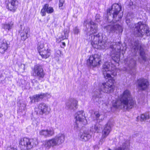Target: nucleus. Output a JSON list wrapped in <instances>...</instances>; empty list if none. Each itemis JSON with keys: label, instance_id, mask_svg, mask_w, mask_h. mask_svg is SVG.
I'll return each mask as SVG.
<instances>
[{"label": "nucleus", "instance_id": "1", "mask_svg": "<svg viewBox=\"0 0 150 150\" xmlns=\"http://www.w3.org/2000/svg\"><path fill=\"white\" fill-rule=\"evenodd\" d=\"M117 71L114 65L110 66L108 62L104 64L102 70L103 74L106 79H110L107 82L103 83L100 85L99 88L100 91L106 93L113 91L115 87V81L113 78H111V75L114 76H116Z\"/></svg>", "mask_w": 150, "mask_h": 150}, {"label": "nucleus", "instance_id": "2", "mask_svg": "<svg viewBox=\"0 0 150 150\" xmlns=\"http://www.w3.org/2000/svg\"><path fill=\"white\" fill-rule=\"evenodd\" d=\"M136 102L132 99L130 91L128 90H125L120 95V100L116 101L113 103L116 108L120 107L125 109H130L135 105Z\"/></svg>", "mask_w": 150, "mask_h": 150}, {"label": "nucleus", "instance_id": "3", "mask_svg": "<svg viewBox=\"0 0 150 150\" xmlns=\"http://www.w3.org/2000/svg\"><path fill=\"white\" fill-rule=\"evenodd\" d=\"M65 138L64 135L59 133L52 138L45 141V146L48 148L58 146L64 142Z\"/></svg>", "mask_w": 150, "mask_h": 150}, {"label": "nucleus", "instance_id": "4", "mask_svg": "<svg viewBox=\"0 0 150 150\" xmlns=\"http://www.w3.org/2000/svg\"><path fill=\"white\" fill-rule=\"evenodd\" d=\"M36 143L35 140L25 137L21 139L19 141V146L21 149L28 150L35 146Z\"/></svg>", "mask_w": 150, "mask_h": 150}, {"label": "nucleus", "instance_id": "5", "mask_svg": "<svg viewBox=\"0 0 150 150\" xmlns=\"http://www.w3.org/2000/svg\"><path fill=\"white\" fill-rule=\"evenodd\" d=\"M134 30L135 34L139 36H142L144 34L147 36L150 35V32L147 26L141 22H139L136 25Z\"/></svg>", "mask_w": 150, "mask_h": 150}, {"label": "nucleus", "instance_id": "6", "mask_svg": "<svg viewBox=\"0 0 150 150\" xmlns=\"http://www.w3.org/2000/svg\"><path fill=\"white\" fill-rule=\"evenodd\" d=\"M100 57L97 54L90 56L87 60L88 64L93 67L99 66L100 64Z\"/></svg>", "mask_w": 150, "mask_h": 150}, {"label": "nucleus", "instance_id": "7", "mask_svg": "<svg viewBox=\"0 0 150 150\" xmlns=\"http://www.w3.org/2000/svg\"><path fill=\"white\" fill-rule=\"evenodd\" d=\"M89 39L91 41V44L94 48L100 49L104 48L103 42L101 41L99 42V37L91 35L89 36Z\"/></svg>", "mask_w": 150, "mask_h": 150}, {"label": "nucleus", "instance_id": "8", "mask_svg": "<svg viewBox=\"0 0 150 150\" xmlns=\"http://www.w3.org/2000/svg\"><path fill=\"white\" fill-rule=\"evenodd\" d=\"M38 112L40 115L48 114L51 111L50 108L44 103H41L39 104L38 106Z\"/></svg>", "mask_w": 150, "mask_h": 150}, {"label": "nucleus", "instance_id": "9", "mask_svg": "<svg viewBox=\"0 0 150 150\" xmlns=\"http://www.w3.org/2000/svg\"><path fill=\"white\" fill-rule=\"evenodd\" d=\"M33 71L34 76L38 77L39 78H43L44 77L45 74L42 68L40 66H35Z\"/></svg>", "mask_w": 150, "mask_h": 150}, {"label": "nucleus", "instance_id": "10", "mask_svg": "<svg viewBox=\"0 0 150 150\" xmlns=\"http://www.w3.org/2000/svg\"><path fill=\"white\" fill-rule=\"evenodd\" d=\"M138 86L139 88L142 90H145L147 89L149 85L148 80L144 79H139L138 81Z\"/></svg>", "mask_w": 150, "mask_h": 150}, {"label": "nucleus", "instance_id": "11", "mask_svg": "<svg viewBox=\"0 0 150 150\" xmlns=\"http://www.w3.org/2000/svg\"><path fill=\"white\" fill-rule=\"evenodd\" d=\"M83 114V111H79L75 113V117L77 122L79 121L81 122L84 125H85L87 123V120L84 119Z\"/></svg>", "mask_w": 150, "mask_h": 150}, {"label": "nucleus", "instance_id": "12", "mask_svg": "<svg viewBox=\"0 0 150 150\" xmlns=\"http://www.w3.org/2000/svg\"><path fill=\"white\" fill-rule=\"evenodd\" d=\"M78 101L74 99H71L68 100L66 103V108H67L73 109L76 108L78 105Z\"/></svg>", "mask_w": 150, "mask_h": 150}, {"label": "nucleus", "instance_id": "13", "mask_svg": "<svg viewBox=\"0 0 150 150\" xmlns=\"http://www.w3.org/2000/svg\"><path fill=\"white\" fill-rule=\"evenodd\" d=\"M109 33H114L117 31L121 32L122 31V27L118 24H115L114 25H108L105 27Z\"/></svg>", "mask_w": 150, "mask_h": 150}, {"label": "nucleus", "instance_id": "14", "mask_svg": "<svg viewBox=\"0 0 150 150\" xmlns=\"http://www.w3.org/2000/svg\"><path fill=\"white\" fill-rule=\"evenodd\" d=\"M7 7L10 11H14L17 8L18 1L17 0H8Z\"/></svg>", "mask_w": 150, "mask_h": 150}, {"label": "nucleus", "instance_id": "15", "mask_svg": "<svg viewBox=\"0 0 150 150\" xmlns=\"http://www.w3.org/2000/svg\"><path fill=\"white\" fill-rule=\"evenodd\" d=\"M121 8L122 7L120 4H114L112 6V9L109 13H112L113 11V17H115L118 14L119 11L121 10Z\"/></svg>", "mask_w": 150, "mask_h": 150}, {"label": "nucleus", "instance_id": "16", "mask_svg": "<svg viewBox=\"0 0 150 150\" xmlns=\"http://www.w3.org/2000/svg\"><path fill=\"white\" fill-rule=\"evenodd\" d=\"M54 134V131L53 129H42L39 132V134L45 137H50Z\"/></svg>", "mask_w": 150, "mask_h": 150}, {"label": "nucleus", "instance_id": "17", "mask_svg": "<svg viewBox=\"0 0 150 150\" xmlns=\"http://www.w3.org/2000/svg\"><path fill=\"white\" fill-rule=\"evenodd\" d=\"M29 29L27 27L25 28L20 34L21 39L23 41H25L29 37Z\"/></svg>", "mask_w": 150, "mask_h": 150}, {"label": "nucleus", "instance_id": "18", "mask_svg": "<svg viewBox=\"0 0 150 150\" xmlns=\"http://www.w3.org/2000/svg\"><path fill=\"white\" fill-rule=\"evenodd\" d=\"M8 48V42L5 40H4L0 45V53L2 54H4L7 50Z\"/></svg>", "mask_w": 150, "mask_h": 150}, {"label": "nucleus", "instance_id": "19", "mask_svg": "<svg viewBox=\"0 0 150 150\" xmlns=\"http://www.w3.org/2000/svg\"><path fill=\"white\" fill-rule=\"evenodd\" d=\"M50 51V49H47V50H43L40 51L39 53L42 58L47 59L50 56L51 54Z\"/></svg>", "mask_w": 150, "mask_h": 150}, {"label": "nucleus", "instance_id": "20", "mask_svg": "<svg viewBox=\"0 0 150 150\" xmlns=\"http://www.w3.org/2000/svg\"><path fill=\"white\" fill-rule=\"evenodd\" d=\"M80 139L83 141H86L88 140L91 137V135L87 132L81 133L79 135Z\"/></svg>", "mask_w": 150, "mask_h": 150}, {"label": "nucleus", "instance_id": "21", "mask_svg": "<svg viewBox=\"0 0 150 150\" xmlns=\"http://www.w3.org/2000/svg\"><path fill=\"white\" fill-rule=\"evenodd\" d=\"M94 114L97 120L100 121L103 120L105 117V113L103 112L96 111L94 112Z\"/></svg>", "mask_w": 150, "mask_h": 150}, {"label": "nucleus", "instance_id": "22", "mask_svg": "<svg viewBox=\"0 0 150 150\" xmlns=\"http://www.w3.org/2000/svg\"><path fill=\"white\" fill-rule=\"evenodd\" d=\"M14 24V23L12 21L9 22L8 23H6L2 24V28L5 30H10L13 27Z\"/></svg>", "mask_w": 150, "mask_h": 150}, {"label": "nucleus", "instance_id": "23", "mask_svg": "<svg viewBox=\"0 0 150 150\" xmlns=\"http://www.w3.org/2000/svg\"><path fill=\"white\" fill-rule=\"evenodd\" d=\"M90 24V34H91L96 33L97 31V25L94 23L93 22H91Z\"/></svg>", "mask_w": 150, "mask_h": 150}, {"label": "nucleus", "instance_id": "24", "mask_svg": "<svg viewBox=\"0 0 150 150\" xmlns=\"http://www.w3.org/2000/svg\"><path fill=\"white\" fill-rule=\"evenodd\" d=\"M110 128L108 125H105L102 132V137L103 138L106 137L109 134L110 132Z\"/></svg>", "mask_w": 150, "mask_h": 150}, {"label": "nucleus", "instance_id": "25", "mask_svg": "<svg viewBox=\"0 0 150 150\" xmlns=\"http://www.w3.org/2000/svg\"><path fill=\"white\" fill-rule=\"evenodd\" d=\"M134 49L135 50H139L140 55L142 56V58L144 60H146V58L144 56L145 52H144V50L140 46H138L134 48Z\"/></svg>", "mask_w": 150, "mask_h": 150}, {"label": "nucleus", "instance_id": "26", "mask_svg": "<svg viewBox=\"0 0 150 150\" xmlns=\"http://www.w3.org/2000/svg\"><path fill=\"white\" fill-rule=\"evenodd\" d=\"M45 96L44 94L36 95L33 96L34 102H37L42 99Z\"/></svg>", "mask_w": 150, "mask_h": 150}, {"label": "nucleus", "instance_id": "27", "mask_svg": "<svg viewBox=\"0 0 150 150\" xmlns=\"http://www.w3.org/2000/svg\"><path fill=\"white\" fill-rule=\"evenodd\" d=\"M149 118V115L147 114H141L140 116L137 117V119H140V120L141 122L145 121L146 119Z\"/></svg>", "mask_w": 150, "mask_h": 150}, {"label": "nucleus", "instance_id": "28", "mask_svg": "<svg viewBox=\"0 0 150 150\" xmlns=\"http://www.w3.org/2000/svg\"><path fill=\"white\" fill-rule=\"evenodd\" d=\"M44 47V42L41 41L38 42L37 46V49L39 52L43 50V49Z\"/></svg>", "mask_w": 150, "mask_h": 150}, {"label": "nucleus", "instance_id": "29", "mask_svg": "<svg viewBox=\"0 0 150 150\" xmlns=\"http://www.w3.org/2000/svg\"><path fill=\"white\" fill-rule=\"evenodd\" d=\"M45 6L46 10V12L48 13H51L53 12L54 9L52 7H49L48 4L45 5Z\"/></svg>", "mask_w": 150, "mask_h": 150}, {"label": "nucleus", "instance_id": "30", "mask_svg": "<svg viewBox=\"0 0 150 150\" xmlns=\"http://www.w3.org/2000/svg\"><path fill=\"white\" fill-rule=\"evenodd\" d=\"M69 33V30H65L63 33V34L64 35V36H63L62 37H60V38L61 39L60 40V41H61L62 40L67 39Z\"/></svg>", "mask_w": 150, "mask_h": 150}, {"label": "nucleus", "instance_id": "31", "mask_svg": "<svg viewBox=\"0 0 150 150\" xmlns=\"http://www.w3.org/2000/svg\"><path fill=\"white\" fill-rule=\"evenodd\" d=\"M46 10L45 5L41 11V13L42 16H45L46 14Z\"/></svg>", "mask_w": 150, "mask_h": 150}, {"label": "nucleus", "instance_id": "32", "mask_svg": "<svg viewBox=\"0 0 150 150\" xmlns=\"http://www.w3.org/2000/svg\"><path fill=\"white\" fill-rule=\"evenodd\" d=\"M98 126V124L96 123V124L94 125V126H92V128H93L94 129L95 132H96L99 129V128Z\"/></svg>", "mask_w": 150, "mask_h": 150}, {"label": "nucleus", "instance_id": "33", "mask_svg": "<svg viewBox=\"0 0 150 150\" xmlns=\"http://www.w3.org/2000/svg\"><path fill=\"white\" fill-rule=\"evenodd\" d=\"M64 0H59V7H62L63 4L64 3Z\"/></svg>", "mask_w": 150, "mask_h": 150}, {"label": "nucleus", "instance_id": "34", "mask_svg": "<svg viewBox=\"0 0 150 150\" xmlns=\"http://www.w3.org/2000/svg\"><path fill=\"white\" fill-rule=\"evenodd\" d=\"M113 57L112 59L115 61V62L118 61L119 60V55H117V56L116 57V58L115 59V57H113V56H112Z\"/></svg>", "mask_w": 150, "mask_h": 150}, {"label": "nucleus", "instance_id": "35", "mask_svg": "<svg viewBox=\"0 0 150 150\" xmlns=\"http://www.w3.org/2000/svg\"><path fill=\"white\" fill-rule=\"evenodd\" d=\"M7 150H17V149L13 147L10 146L7 147Z\"/></svg>", "mask_w": 150, "mask_h": 150}, {"label": "nucleus", "instance_id": "36", "mask_svg": "<svg viewBox=\"0 0 150 150\" xmlns=\"http://www.w3.org/2000/svg\"><path fill=\"white\" fill-rule=\"evenodd\" d=\"M79 32V29L76 27L75 28L74 30V33L75 34H77Z\"/></svg>", "mask_w": 150, "mask_h": 150}, {"label": "nucleus", "instance_id": "37", "mask_svg": "<svg viewBox=\"0 0 150 150\" xmlns=\"http://www.w3.org/2000/svg\"><path fill=\"white\" fill-rule=\"evenodd\" d=\"M99 15H97L96 16V19L97 20L98 19H99V18H98V17H99Z\"/></svg>", "mask_w": 150, "mask_h": 150}, {"label": "nucleus", "instance_id": "38", "mask_svg": "<svg viewBox=\"0 0 150 150\" xmlns=\"http://www.w3.org/2000/svg\"><path fill=\"white\" fill-rule=\"evenodd\" d=\"M21 66H22L23 68V69H25V65L24 64H21Z\"/></svg>", "mask_w": 150, "mask_h": 150}, {"label": "nucleus", "instance_id": "39", "mask_svg": "<svg viewBox=\"0 0 150 150\" xmlns=\"http://www.w3.org/2000/svg\"><path fill=\"white\" fill-rule=\"evenodd\" d=\"M115 150H122L121 148H118L117 149Z\"/></svg>", "mask_w": 150, "mask_h": 150}, {"label": "nucleus", "instance_id": "40", "mask_svg": "<svg viewBox=\"0 0 150 150\" xmlns=\"http://www.w3.org/2000/svg\"><path fill=\"white\" fill-rule=\"evenodd\" d=\"M62 43V45H63L64 46H65V42H63Z\"/></svg>", "mask_w": 150, "mask_h": 150}, {"label": "nucleus", "instance_id": "41", "mask_svg": "<svg viewBox=\"0 0 150 150\" xmlns=\"http://www.w3.org/2000/svg\"><path fill=\"white\" fill-rule=\"evenodd\" d=\"M63 36H64V35H62L61 36V37H62Z\"/></svg>", "mask_w": 150, "mask_h": 150}]
</instances>
